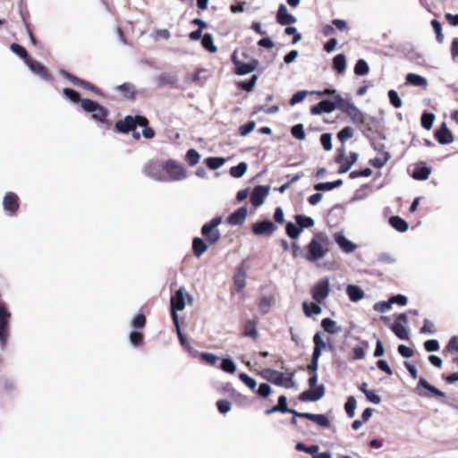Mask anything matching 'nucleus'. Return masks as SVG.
Returning <instances> with one entry per match:
<instances>
[{"label":"nucleus","mask_w":458,"mask_h":458,"mask_svg":"<svg viewBox=\"0 0 458 458\" xmlns=\"http://www.w3.org/2000/svg\"><path fill=\"white\" fill-rule=\"evenodd\" d=\"M431 25H432V28H433L435 33H436L437 40L439 43H442L443 40H444V35L442 33V27H441L440 22L437 20H432L431 21Z\"/></svg>","instance_id":"nucleus-58"},{"label":"nucleus","mask_w":458,"mask_h":458,"mask_svg":"<svg viewBox=\"0 0 458 458\" xmlns=\"http://www.w3.org/2000/svg\"><path fill=\"white\" fill-rule=\"evenodd\" d=\"M239 378L249 387L250 388L251 390H254L256 386H257V382L254 378L250 377V376H248L247 374L245 373H241L239 375Z\"/></svg>","instance_id":"nucleus-61"},{"label":"nucleus","mask_w":458,"mask_h":458,"mask_svg":"<svg viewBox=\"0 0 458 458\" xmlns=\"http://www.w3.org/2000/svg\"><path fill=\"white\" fill-rule=\"evenodd\" d=\"M221 222V217H215L209 223L202 226V236L206 237L209 244H213L219 240L220 233L217 227Z\"/></svg>","instance_id":"nucleus-9"},{"label":"nucleus","mask_w":458,"mask_h":458,"mask_svg":"<svg viewBox=\"0 0 458 458\" xmlns=\"http://www.w3.org/2000/svg\"><path fill=\"white\" fill-rule=\"evenodd\" d=\"M245 336L251 337L253 339L258 337L257 324L254 320H248L244 325Z\"/></svg>","instance_id":"nucleus-38"},{"label":"nucleus","mask_w":458,"mask_h":458,"mask_svg":"<svg viewBox=\"0 0 458 458\" xmlns=\"http://www.w3.org/2000/svg\"><path fill=\"white\" fill-rule=\"evenodd\" d=\"M248 168V165L245 162H241L235 166L231 167L230 174L233 178H241L244 175Z\"/></svg>","instance_id":"nucleus-40"},{"label":"nucleus","mask_w":458,"mask_h":458,"mask_svg":"<svg viewBox=\"0 0 458 458\" xmlns=\"http://www.w3.org/2000/svg\"><path fill=\"white\" fill-rule=\"evenodd\" d=\"M202 47L210 53H216L217 51V47L214 44L213 38L210 34L202 35Z\"/></svg>","instance_id":"nucleus-41"},{"label":"nucleus","mask_w":458,"mask_h":458,"mask_svg":"<svg viewBox=\"0 0 458 458\" xmlns=\"http://www.w3.org/2000/svg\"><path fill=\"white\" fill-rule=\"evenodd\" d=\"M258 76L252 75L249 81H240L238 83L239 87L246 91H251L257 82Z\"/></svg>","instance_id":"nucleus-52"},{"label":"nucleus","mask_w":458,"mask_h":458,"mask_svg":"<svg viewBox=\"0 0 458 458\" xmlns=\"http://www.w3.org/2000/svg\"><path fill=\"white\" fill-rule=\"evenodd\" d=\"M354 135V130L350 127V126H346L344 128H343L339 133H338V139L341 140V141H345L351 138H352Z\"/></svg>","instance_id":"nucleus-54"},{"label":"nucleus","mask_w":458,"mask_h":458,"mask_svg":"<svg viewBox=\"0 0 458 458\" xmlns=\"http://www.w3.org/2000/svg\"><path fill=\"white\" fill-rule=\"evenodd\" d=\"M346 293L352 302H358L365 296L364 291L357 285L348 284L346 286Z\"/></svg>","instance_id":"nucleus-25"},{"label":"nucleus","mask_w":458,"mask_h":458,"mask_svg":"<svg viewBox=\"0 0 458 458\" xmlns=\"http://www.w3.org/2000/svg\"><path fill=\"white\" fill-rule=\"evenodd\" d=\"M274 302L275 298L273 296H263L259 301V308L260 312L262 314L268 313Z\"/></svg>","instance_id":"nucleus-35"},{"label":"nucleus","mask_w":458,"mask_h":458,"mask_svg":"<svg viewBox=\"0 0 458 458\" xmlns=\"http://www.w3.org/2000/svg\"><path fill=\"white\" fill-rule=\"evenodd\" d=\"M320 303H318V302H310V303H308V302H303L302 303V308H303V312L304 314L307 316V317H312L313 315H318L322 312V309L321 307L319 306Z\"/></svg>","instance_id":"nucleus-28"},{"label":"nucleus","mask_w":458,"mask_h":458,"mask_svg":"<svg viewBox=\"0 0 458 458\" xmlns=\"http://www.w3.org/2000/svg\"><path fill=\"white\" fill-rule=\"evenodd\" d=\"M392 308V305L390 303V300L388 301H379L374 304L373 309L374 310L385 313L390 310Z\"/></svg>","instance_id":"nucleus-60"},{"label":"nucleus","mask_w":458,"mask_h":458,"mask_svg":"<svg viewBox=\"0 0 458 458\" xmlns=\"http://www.w3.org/2000/svg\"><path fill=\"white\" fill-rule=\"evenodd\" d=\"M420 333L428 334V335H434L436 333V328H435L434 324L430 320L425 319L424 325L420 328Z\"/></svg>","instance_id":"nucleus-63"},{"label":"nucleus","mask_w":458,"mask_h":458,"mask_svg":"<svg viewBox=\"0 0 458 458\" xmlns=\"http://www.w3.org/2000/svg\"><path fill=\"white\" fill-rule=\"evenodd\" d=\"M187 176L188 173L181 163L174 159L165 161V182L182 181Z\"/></svg>","instance_id":"nucleus-5"},{"label":"nucleus","mask_w":458,"mask_h":458,"mask_svg":"<svg viewBox=\"0 0 458 458\" xmlns=\"http://www.w3.org/2000/svg\"><path fill=\"white\" fill-rule=\"evenodd\" d=\"M225 162L226 159L224 157H208L206 159L207 165L212 170L221 167Z\"/></svg>","instance_id":"nucleus-46"},{"label":"nucleus","mask_w":458,"mask_h":458,"mask_svg":"<svg viewBox=\"0 0 458 458\" xmlns=\"http://www.w3.org/2000/svg\"><path fill=\"white\" fill-rule=\"evenodd\" d=\"M335 242L341 248V250L343 251H344L345 253H352L357 248V246L353 242H352L351 241L346 239L344 237V235L340 233H337L335 234Z\"/></svg>","instance_id":"nucleus-23"},{"label":"nucleus","mask_w":458,"mask_h":458,"mask_svg":"<svg viewBox=\"0 0 458 458\" xmlns=\"http://www.w3.org/2000/svg\"><path fill=\"white\" fill-rule=\"evenodd\" d=\"M335 110V102L331 100H322L310 109L313 115H318L323 113H332Z\"/></svg>","instance_id":"nucleus-21"},{"label":"nucleus","mask_w":458,"mask_h":458,"mask_svg":"<svg viewBox=\"0 0 458 458\" xmlns=\"http://www.w3.org/2000/svg\"><path fill=\"white\" fill-rule=\"evenodd\" d=\"M146 176L157 182H165V162L149 160L142 168Z\"/></svg>","instance_id":"nucleus-4"},{"label":"nucleus","mask_w":458,"mask_h":458,"mask_svg":"<svg viewBox=\"0 0 458 458\" xmlns=\"http://www.w3.org/2000/svg\"><path fill=\"white\" fill-rule=\"evenodd\" d=\"M309 94H312L311 92L308 91V90H301V91H298L297 93H295L291 100H290V104L292 106H294L300 102H301Z\"/></svg>","instance_id":"nucleus-55"},{"label":"nucleus","mask_w":458,"mask_h":458,"mask_svg":"<svg viewBox=\"0 0 458 458\" xmlns=\"http://www.w3.org/2000/svg\"><path fill=\"white\" fill-rule=\"evenodd\" d=\"M390 225L398 232L404 233L408 230V223L400 216H394L389 219Z\"/></svg>","instance_id":"nucleus-31"},{"label":"nucleus","mask_w":458,"mask_h":458,"mask_svg":"<svg viewBox=\"0 0 458 458\" xmlns=\"http://www.w3.org/2000/svg\"><path fill=\"white\" fill-rule=\"evenodd\" d=\"M233 61L235 65V72L239 75L248 74L256 69V61H253L252 63H242L237 61L234 56Z\"/></svg>","instance_id":"nucleus-24"},{"label":"nucleus","mask_w":458,"mask_h":458,"mask_svg":"<svg viewBox=\"0 0 458 458\" xmlns=\"http://www.w3.org/2000/svg\"><path fill=\"white\" fill-rule=\"evenodd\" d=\"M216 406L220 413L225 414L231 410V403L227 400H218Z\"/></svg>","instance_id":"nucleus-64"},{"label":"nucleus","mask_w":458,"mask_h":458,"mask_svg":"<svg viewBox=\"0 0 458 458\" xmlns=\"http://www.w3.org/2000/svg\"><path fill=\"white\" fill-rule=\"evenodd\" d=\"M268 192L269 187L264 185L256 186L250 196L252 205L255 207L262 205Z\"/></svg>","instance_id":"nucleus-16"},{"label":"nucleus","mask_w":458,"mask_h":458,"mask_svg":"<svg viewBox=\"0 0 458 458\" xmlns=\"http://www.w3.org/2000/svg\"><path fill=\"white\" fill-rule=\"evenodd\" d=\"M354 72L357 75H365L369 72V65L367 62L363 59H360L354 67Z\"/></svg>","instance_id":"nucleus-49"},{"label":"nucleus","mask_w":458,"mask_h":458,"mask_svg":"<svg viewBox=\"0 0 458 458\" xmlns=\"http://www.w3.org/2000/svg\"><path fill=\"white\" fill-rule=\"evenodd\" d=\"M435 136L440 144H450L454 141V136L447 128L445 123H443L440 129L435 132Z\"/></svg>","instance_id":"nucleus-20"},{"label":"nucleus","mask_w":458,"mask_h":458,"mask_svg":"<svg viewBox=\"0 0 458 458\" xmlns=\"http://www.w3.org/2000/svg\"><path fill=\"white\" fill-rule=\"evenodd\" d=\"M3 208L8 216H14L19 208V198L13 192H8L3 199Z\"/></svg>","instance_id":"nucleus-11"},{"label":"nucleus","mask_w":458,"mask_h":458,"mask_svg":"<svg viewBox=\"0 0 458 458\" xmlns=\"http://www.w3.org/2000/svg\"><path fill=\"white\" fill-rule=\"evenodd\" d=\"M334 102L335 109H339L344 113H346V110H349V108L353 106L352 102L342 98L340 95H335V100Z\"/></svg>","instance_id":"nucleus-37"},{"label":"nucleus","mask_w":458,"mask_h":458,"mask_svg":"<svg viewBox=\"0 0 458 458\" xmlns=\"http://www.w3.org/2000/svg\"><path fill=\"white\" fill-rule=\"evenodd\" d=\"M276 230V226L269 220L255 223L252 231L256 235H270Z\"/></svg>","instance_id":"nucleus-15"},{"label":"nucleus","mask_w":458,"mask_h":458,"mask_svg":"<svg viewBox=\"0 0 458 458\" xmlns=\"http://www.w3.org/2000/svg\"><path fill=\"white\" fill-rule=\"evenodd\" d=\"M247 273L242 265L239 266L233 276V286L237 292H242L246 286Z\"/></svg>","instance_id":"nucleus-18"},{"label":"nucleus","mask_w":458,"mask_h":458,"mask_svg":"<svg viewBox=\"0 0 458 458\" xmlns=\"http://www.w3.org/2000/svg\"><path fill=\"white\" fill-rule=\"evenodd\" d=\"M330 293V281L328 277L318 280L311 289L313 300L318 303H323Z\"/></svg>","instance_id":"nucleus-8"},{"label":"nucleus","mask_w":458,"mask_h":458,"mask_svg":"<svg viewBox=\"0 0 458 458\" xmlns=\"http://www.w3.org/2000/svg\"><path fill=\"white\" fill-rule=\"evenodd\" d=\"M390 159V154L386 151L380 150L376 157L370 160V164L377 167H383Z\"/></svg>","instance_id":"nucleus-29"},{"label":"nucleus","mask_w":458,"mask_h":458,"mask_svg":"<svg viewBox=\"0 0 458 458\" xmlns=\"http://www.w3.org/2000/svg\"><path fill=\"white\" fill-rule=\"evenodd\" d=\"M345 114L351 118L352 123L357 125H360L365 123L364 114L354 104L349 108V110H346Z\"/></svg>","instance_id":"nucleus-26"},{"label":"nucleus","mask_w":458,"mask_h":458,"mask_svg":"<svg viewBox=\"0 0 458 458\" xmlns=\"http://www.w3.org/2000/svg\"><path fill=\"white\" fill-rule=\"evenodd\" d=\"M297 451L305 452L307 454L314 455L318 451L319 447L317 445H311L310 446H307L302 442H299L296 444L295 446Z\"/></svg>","instance_id":"nucleus-48"},{"label":"nucleus","mask_w":458,"mask_h":458,"mask_svg":"<svg viewBox=\"0 0 458 458\" xmlns=\"http://www.w3.org/2000/svg\"><path fill=\"white\" fill-rule=\"evenodd\" d=\"M148 121L146 117L141 115H127L123 119L119 120L115 123V129L123 133H127L131 130L136 129L137 126L143 127L142 135L146 139H152L155 131L152 128L148 126Z\"/></svg>","instance_id":"nucleus-2"},{"label":"nucleus","mask_w":458,"mask_h":458,"mask_svg":"<svg viewBox=\"0 0 458 458\" xmlns=\"http://www.w3.org/2000/svg\"><path fill=\"white\" fill-rule=\"evenodd\" d=\"M325 394V387L319 385L315 388L302 392L300 394V400L302 402H317L320 400Z\"/></svg>","instance_id":"nucleus-14"},{"label":"nucleus","mask_w":458,"mask_h":458,"mask_svg":"<svg viewBox=\"0 0 458 458\" xmlns=\"http://www.w3.org/2000/svg\"><path fill=\"white\" fill-rule=\"evenodd\" d=\"M297 416L307 418L312 420L316 425L321 428H329L331 423L329 419L324 414H313V413H296Z\"/></svg>","instance_id":"nucleus-19"},{"label":"nucleus","mask_w":458,"mask_h":458,"mask_svg":"<svg viewBox=\"0 0 458 458\" xmlns=\"http://www.w3.org/2000/svg\"><path fill=\"white\" fill-rule=\"evenodd\" d=\"M321 327L329 334H337L341 332V327L337 326L336 322L328 318L322 319Z\"/></svg>","instance_id":"nucleus-33"},{"label":"nucleus","mask_w":458,"mask_h":458,"mask_svg":"<svg viewBox=\"0 0 458 458\" xmlns=\"http://www.w3.org/2000/svg\"><path fill=\"white\" fill-rule=\"evenodd\" d=\"M362 345H357L353 348L352 360H362L366 356V351L369 349V343L364 341Z\"/></svg>","instance_id":"nucleus-34"},{"label":"nucleus","mask_w":458,"mask_h":458,"mask_svg":"<svg viewBox=\"0 0 458 458\" xmlns=\"http://www.w3.org/2000/svg\"><path fill=\"white\" fill-rule=\"evenodd\" d=\"M199 154L197 150L189 149L185 155L184 160L191 166L196 165L199 162Z\"/></svg>","instance_id":"nucleus-42"},{"label":"nucleus","mask_w":458,"mask_h":458,"mask_svg":"<svg viewBox=\"0 0 458 458\" xmlns=\"http://www.w3.org/2000/svg\"><path fill=\"white\" fill-rule=\"evenodd\" d=\"M356 406V399L353 396H350L344 404V410L350 418L354 417Z\"/></svg>","instance_id":"nucleus-47"},{"label":"nucleus","mask_w":458,"mask_h":458,"mask_svg":"<svg viewBox=\"0 0 458 458\" xmlns=\"http://www.w3.org/2000/svg\"><path fill=\"white\" fill-rule=\"evenodd\" d=\"M406 82L416 87L426 88L428 85L426 78L416 73H408L406 75Z\"/></svg>","instance_id":"nucleus-30"},{"label":"nucleus","mask_w":458,"mask_h":458,"mask_svg":"<svg viewBox=\"0 0 458 458\" xmlns=\"http://www.w3.org/2000/svg\"><path fill=\"white\" fill-rule=\"evenodd\" d=\"M296 224L302 228H309L314 225V220L310 216L297 215L295 216Z\"/></svg>","instance_id":"nucleus-43"},{"label":"nucleus","mask_w":458,"mask_h":458,"mask_svg":"<svg viewBox=\"0 0 458 458\" xmlns=\"http://www.w3.org/2000/svg\"><path fill=\"white\" fill-rule=\"evenodd\" d=\"M320 142L326 150L332 149V136L330 133H323L320 136Z\"/></svg>","instance_id":"nucleus-62"},{"label":"nucleus","mask_w":458,"mask_h":458,"mask_svg":"<svg viewBox=\"0 0 458 458\" xmlns=\"http://www.w3.org/2000/svg\"><path fill=\"white\" fill-rule=\"evenodd\" d=\"M431 173L430 167L425 165L423 163L416 165L412 172V178L415 180L424 181L427 180Z\"/></svg>","instance_id":"nucleus-27"},{"label":"nucleus","mask_w":458,"mask_h":458,"mask_svg":"<svg viewBox=\"0 0 458 458\" xmlns=\"http://www.w3.org/2000/svg\"><path fill=\"white\" fill-rule=\"evenodd\" d=\"M25 64H27L29 69L31 71V72L34 73L35 75L38 76L39 78H41L44 81H51V76L48 73L47 68L39 62L30 58V59H26Z\"/></svg>","instance_id":"nucleus-12"},{"label":"nucleus","mask_w":458,"mask_h":458,"mask_svg":"<svg viewBox=\"0 0 458 458\" xmlns=\"http://www.w3.org/2000/svg\"><path fill=\"white\" fill-rule=\"evenodd\" d=\"M260 374L264 379L276 386H284L286 388L293 386V374L286 377L284 373L271 369H265Z\"/></svg>","instance_id":"nucleus-6"},{"label":"nucleus","mask_w":458,"mask_h":458,"mask_svg":"<svg viewBox=\"0 0 458 458\" xmlns=\"http://www.w3.org/2000/svg\"><path fill=\"white\" fill-rule=\"evenodd\" d=\"M301 232H302V228L301 226H299L298 225H294L291 222H289L286 225V233H287L288 236L291 237L292 239L298 238Z\"/></svg>","instance_id":"nucleus-45"},{"label":"nucleus","mask_w":458,"mask_h":458,"mask_svg":"<svg viewBox=\"0 0 458 458\" xmlns=\"http://www.w3.org/2000/svg\"><path fill=\"white\" fill-rule=\"evenodd\" d=\"M392 331L401 340H407L409 338V333L404 325L400 322H394L391 327Z\"/></svg>","instance_id":"nucleus-32"},{"label":"nucleus","mask_w":458,"mask_h":458,"mask_svg":"<svg viewBox=\"0 0 458 458\" xmlns=\"http://www.w3.org/2000/svg\"><path fill=\"white\" fill-rule=\"evenodd\" d=\"M388 97H389V100H390L391 104L395 108H400L402 106L403 102L395 90H394V89L389 90Z\"/></svg>","instance_id":"nucleus-59"},{"label":"nucleus","mask_w":458,"mask_h":458,"mask_svg":"<svg viewBox=\"0 0 458 458\" xmlns=\"http://www.w3.org/2000/svg\"><path fill=\"white\" fill-rule=\"evenodd\" d=\"M276 21L280 25L285 26L296 23L297 19L288 13V10L284 4H281L276 13Z\"/></svg>","instance_id":"nucleus-17"},{"label":"nucleus","mask_w":458,"mask_h":458,"mask_svg":"<svg viewBox=\"0 0 458 458\" xmlns=\"http://www.w3.org/2000/svg\"><path fill=\"white\" fill-rule=\"evenodd\" d=\"M343 184V180L339 179L335 182H319L314 185V189L318 191H332Z\"/></svg>","instance_id":"nucleus-36"},{"label":"nucleus","mask_w":458,"mask_h":458,"mask_svg":"<svg viewBox=\"0 0 458 458\" xmlns=\"http://www.w3.org/2000/svg\"><path fill=\"white\" fill-rule=\"evenodd\" d=\"M185 300L186 294L184 293L182 288L178 289L174 295H173L171 298L172 318L176 327V331L182 345H185V336L182 334L177 312L184 310L186 305Z\"/></svg>","instance_id":"nucleus-3"},{"label":"nucleus","mask_w":458,"mask_h":458,"mask_svg":"<svg viewBox=\"0 0 458 458\" xmlns=\"http://www.w3.org/2000/svg\"><path fill=\"white\" fill-rule=\"evenodd\" d=\"M435 120V115L430 113H425L421 116V125L426 130H430Z\"/></svg>","instance_id":"nucleus-51"},{"label":"nucleus","mask_w":458,"mask_h":458,"mask_svg":"<svg viewBox=\"0 0 458 458\" xmlns=\"http://www.w3.org/2000/svg\"><path fill=\"white\" fill-rule=\"evenodd\" d=\"M417 389L419 390L420 395L429 397L430 394H434L438 397H444L445 394L436 388L435 386H431L427 380L424 378H420L419 380Z\"/></svg>","instance_id":"nucleus-13"},{"label":"nucleus","mask_w":458,"mask_h":458,"mask_svg":"<svg viewBox=\"0 0 458 458\" xmlns=\"http://www.w3.org/2000/svg\"><path fill=\"white\" fill-rule=\"evenodd\" d=\"M247 214V208L242 207L229 216V217L227 218V222L231 225H242L245 221Z\"/></svg>","instance_id":"nucleus-22"},{"label":"nucleus","mask_w":458,"mask_h":458,"mask_svg":"<svg viewBox=\"0 0 458 458\" xmlns=\"http://www.w3.org/2000/svg\"><path fill=\"white\" fill-rule=\"evenodd\" d=\"M291 132L295 139H297L299 140H305L306 134L304 131V127L301 123L294 125L292 128Z\"/></svg>","instance_id":"nucleus-50"},{"label":"nucleus","mask_w":458,"mask_h":458,"mask_svg":"<svg viewBox=\"0 0 458 458\" xmlns=\"http://www.w3.org/2000/svg\"><path fill=\"white\" fill-rule=\"evenodd\" d=\"M63 93L72 103L81 102L80 94L73 89H64Z\"/></svg>","instance_id":"nucleus-56"},{"label":"nucleus","mask_w":458,"mask_h":458,"mask_svg":"<svg viewBox=\"0 0 458 458\" xmlns=\"http://www.w3.org/2000/svg\"><path fill=\"white\" fill-rule=\"evenodd\" d=\"M220 368L223 371L230 374L236 371V364L231 358L223 359Z\"/></svg>","instance_id":"nucleus-44"},{"label":"nucleus","mask_w":458,"mask_h":458,"mask_svg":"<svg viewBox=\"0 0 458 458\" xmlns=\"http://www.w3.org/2000/svg\"><path fill=\"white\" fill-rule=\"evenodd\" d=\"M256 127V123L254 121H250L247 123L242 125L239 128L240 135L244 137L250 134Z\"/></svg>","instance_id":"nucleus-57"},{"label":"nucleus","mask_w":458,"mask_h":458,"mask_svg":"<svg viewBox=\"0 0 458 458\" xmlns=\"http://www.w3.org/2000/svg\"><path fill=\"white\" fill-rule=\"evenodd\" d=\"M81 107L87 113L92 114V118L99 123H106L107 110L98 103L90 99H82Z\"/></svg>","instance_id":"nucleus-7"},{"label":"nucleus","mask_w":458,"mask_h":458,"mask_svg":"<svg viewBox=\"0 0 458 458\" xmlns=\"http://www.w3.org/2000/svg\"><path fill=\"white\" fill-rule=\"evenodd\" d=\"M345 150L344 148L337 149V155L335 157V162L340 164V168L338 173L339 174H344L350 170L352 165L356 163L358 159V154L357 153H351L350 157L345 158L344 157Z\"/></svg>","instance_id":"nucleus-10"},{"label":"nucleus","mask_w":458,"mask_h":458,"mask_svg":"<svg viewBox=\"0 0 458 458\" xmlns=\"http://www.w3.org/2000/svg\"><path fill=\"white\" fill-rule=\"evenodd\" d=\"M10 48L15 55L24 59L25 61L26 59H29L27 50L22 46L16 43H13Z\"/></svg>","instance_id":"nucleus-53"},{"label":"nucleus","mask_w":458,"mask_h":458,"mask_svg":"<svg viewBox=\"0 0 458 458\" xmlns=\"http://www.w3.org/2000/svg\"><path fill=\"white\" fill-rule=\"evenodd\" d=\"M334 68L338 73H343L346 68V58L344 55L338 54L334 57L333 60Z\"/></svg>","instance_id":"nucleus-39"},{"label":"nucleus","mask_w":458,"mask_h":458,"mask_svg":"<svg viewBox=\"0 0 458 458\" xmlns=\"http://www.w3.org/2000/svg\"><path fill=\"white\" fill-rule=\"evenodd\" d=\"M330 241L327 233H318L305 247L304 258L310 262H316L329 252Z\"/></svg>","instance_id":"nucleus-1"}]
</instances>
